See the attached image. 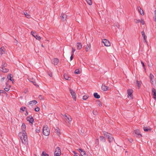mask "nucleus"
Here are the masks:
<instances>
[{"instance_id":"nucleus-1","label":"nucleus","mask_w":156,"mask_h":156,"mask_svg":"<svg viewBox=\"0 0 156 156\" xmlns=\"http://www.w3.org/2000/svg\"><path fill=\"white\" fill-rule=\"evenodd\" d=\"M18 136L20 138L22 143L26 144L27 142V133L26 132H21L18 134Z\"/></svg>"},{"instance_id":"nucleus-2","label":"nucleus","mask_w":156,"mask_h":156,"mask_svg":"<svg viewBox=\"0 0 156 156\" xmlns=\"http://www.w3.org/2000/svg\"><path fill=\"white\" fill-rule=\"evenodd\" d=\"M43 133L44 135L46 136H48L49 135L50 131L47 125H45L43 126Z\"/></svg>"},{"instance_id":"nucleus-3","label":"nucleus","mask_w":156,"mask_h":156,"mask_svg":"<svg viewBox=\"0 0 156 156\" xmlns=\"http://www.w3.org/2000/svg\"><path fill=\"white\" fill-rule=\"evenodd\" d=\"M61 154V151L59 147H57L55 150L54 154L55 156H60Z\"/></svg>"},{"instance_id":"nucleus-4","label":"nucleus","mask_w":156,"mask_h":156,"mask_svg":"<svg viewBox=\"0 0 156 156\" xmlns=\"http://www.w3.org/2000/svg\"><path fill=\"white\" fill-rule=\"evenodd\" d=\"M31 34L36 39L38 40H40L41 39V37L38 36L36 32H34L33 31H31Z\"/></svg>"},{"instance_id":"nucleus-5","label":"nucleus","mask_w":156,"mask_h":156,"mask_svg":"<svg viewBox=\"0 0 156 156\" xmlns=\"http://www.w3.org/2000/svg\"><path fill=\"white\" fill-rule=\"evenodd\" d=\"M69 91L73 98L74 100L76 101V95L75 92L73 90L71 89H69Z\"/></svg>"},{"instance_id":"nucleus-6","label":"nucleus","mask_w":156,"mask_h":156,"mask_svg":"<svg viewBox=\"0 0 156 156\" xmlns=\"http://www.w3.org/2000/svg\"><path fill=\"white\" fill-rule=\"evenodd\" d=\"M102 42H103L104 44V45L106 46H110V43L109 41L106 39H103L102 41Z\"/></svg>"},{"instance_id":"nucleus-7","label":"nucleus","mask_w":156,"mask_h":156,"mask_svg":"<svg viewBox=\"0 0 156 156\" xmlns=\"http://www.w3.org/2000/svg\"><path fill=\"white\" fill-rule=\"evenodd\" d=\"M64 117H65V119L68 122H71L72 120V118L71 116L69 115H67L65 114L64 115Z\"/></svg>"},{"instance_id":"nucleus-8","label":"nucleus","mask_w":156,"mask_h":156,"mask_svg":"<svg viewBox=\"0 0 156 156\" xmlns=\"http://www.w3.org/2000/svg\"><path fill=\"white\" fill-rule=\"evenodd\" d=\"M26 119L27 121L31 123L32 124H33V122L34 121V119L33 117L31 116H28L26 118Z\"/></svg>"},{"instance_id":"nucleus-9","label":"nucleus","mask_w":156,"mask_h":156,"mask_svg":"<svg viewBox=\"0 0 156 156\" xmlns=\"http://www.w3.org/2000/svg\"><path fill=\"white\" fill-rule=\"evenodd\" d=\"M59 62V59L57 58H55L53 59L52 63L54 64L55 66L58 64Z\"/></svg>"},{"instance_id":"nucleus-10","label":"nucleus","mask_w":156,"mask_h":156,"mask_svg":"<svg viewBox=\"0 0 156 156\" xmlns=\"http://www.w3.org/2000/svg\"><path fill=\"white\" fill-rule=\"evenodd\" d=\"M37 101L35 100H33L32 101H30L29 102L28 105L32 106L34 105H35L37 103Z\"/></svg>"},{"instance_id":"nucleus-11","label":"nucleus","mask_w":156,"mask_h":156,"mask_svg":"<svg viewBox=\"0 0 156 156\" xmlns=\"http://www.w3.org/2000/svg\"><path fill=\"white\" fill-rule=\"evenodd\" d=\"M127 94L128 97L130 96V97H132V93L133 92V90L132 89H128L127 90Z\"/></svg>"},{"instance_id":"nucleus-12","label":"nucleus","mask_w":156,"mask_h":156,"mask_svg":"<svg viewBox=\"0 0 156 156\" xmlns=\"http://www.w3.org/2000/svg\"><path fill=\"white\" fill-rule=\"evenodd\" d=\"M152 92L153 93L154 98L156 100V90L154 88H153Z\"/></svg>"},{"instance_id":"nucleus-13","label":"nucleus","mask_w":156,"mask_h":156,"mask_svg":"<svg viewBox=\"0 0 156 156\" xmlns=\"http://www.w3.org/2000/svg\"><path fill=\"white\" fill-rule=\"evenodd\" d=\"M62 18L63 21H65L66 19L67 16L64 13H62L60 16Z\"/></svg>"},{"instance_id":"nucleus-14","label":"nucleus","mask_w":156,"mask_h":156,"mask_svg":"<svg viewBox=\"0 0 156 156\" xmlns=\"http://www.w3.org/2000/svg\"><path fill=\"white\" fill-rule=\"evenodd\" d=\"M64 78L66 80H71V77L67 74H65L64 75Z\"/></svg>"},{"instance_id":"nucleus-15","label":"nucleus","mask_w":156,"mask_h":156,"mask_svg":"<svg viewBox=\"0 0 156 156\" xmlns=\"http://www.w3.org/2000/svg\"><path fill=\"white\" fill-rule=\"evenodd\" d=\"M143 129L145 131L147 132L148 131H151L152 129L149 127H143Z\"/></svg>"},{"instance_id":"nucleus-16","label":"nucleus","mask_w":156,"mask_h":156,"mask_svg":"<svg viewBox=\"0 0 156 156\" xmlns=\"http://www.w3.org/2000/svg\"><path fill=\"white\" fill-rule=\"evenodd\" d=\"M5 50L4 47H2L0 48V54L1 55L3 53H5Z\"/></svg>"},{"instance_id":"nucleus-17","label":"nucleus","mask_w":156,"mask_h":156,"mask_svg":"<svg viewBox=\"0 0 156 156\" xmlns=\"http://www.w3.org/2000/svg\"><path fill=\"white\" fill-rule=\"evenodd\" d=\"M79 151L81 154V156H83V155L86 154L85 151L81 149H79Z\"/></svg>"},{"instance_id":"nucleus-18","label":"nucleus","mask_w":156,"mask_h":156,"mask_svg":"<svg viewBox=\"0 0 156 156\" xmlns=\"http://www.w3.org/2000/svg\"><path fill=\"white\" fill-rule=\"evenodd\" d=\"M108 89V87L107 86H105V84H102L101 86V89L102 90L106 91H107Z\"/></svg>"},{"instance_id":"nucleus-19","label":"nucleus","mask_w":156,"mask_h":156,"mask_svg":"<svg viewBox=\"0 0 156 156\" xmlns=\"http://www.w3.org/2000/svg\"><path fill=\"white\" fill-rule=\"evenodd\" d=\"M55 130V133H56L59 136L61 134L60 129L56 127Z\"/></svg>"},{"instance_id":"nucleus-20","label":"nucleus","mask_w":156,"mask_h":156,"mask_svg":"<svg viewBox=\"0 0 156 156\" xmlns=\"http://www.w3.org/2000/svg\"><path fill=\"white\" fill-rule=\"evenodd\" d=\"M134 133L135 134L137 135L138 136H142V135L140 134V130L138 129H136L134 131Z\"/></svg>"},{"instance_id":"nucleus-21","label":"nucleus","mask_w":156,"mask_h":156,"mask_svg":"<svg viewBox=\"0 0 156 156\" xmlns=\"http://www.w3.org/2000/svg\"><path fill=\"white\" fill-rule=\"evenodd\" d=\"M107 137L108 139L109 142H111L114 140V138L112 137V136L111 134L108 135V136Z\"/></svg>"},{"instance_id":"nucleus-22","label":"nucleus","mask_w":156,"mask_h":156,"mask_svg":"<svg viewBox=\"0 0 156 156\" xmlns=\"http://www.w3.org/2000/svg\"><path fill=\"white\" fill-rule=\"evenodd\" d=\"M26 125L24 123H23L22 124V126H21V129H22V131L21 132H26L25 131V130L26 129Z\"/></svg>"},{"instance_id":"nucleus-23","label":"nucleus","mask_w":156,"mask_h":156,"mask_svg":"<svg viewBox=\"0 0 156 156\" xmlns=\"http://www.w3.org/2000/svg\"><path fill=\"white\" fill-rule=\"evenodd\" d=\"M137 9L138 11H139V12L140 14L142 16L144 15V13L143 11L141 9V8L140 6L138 7H137Z\"/></svg>"},{"instance_id":"nucleus-24","label":"nucleus","mask_w":156,"mask_h":156,"mask_svg":"<svg viewBox=\"0 0 156 156\" xmlns=\"http://www.w3.org/2000/svg\"><path fill=\"white\" fill-rule=\"evenodd\" d=\"M149 77L151 79V82L152 83L153 82V80L154 79V76L151 73H150Z\"/></svg>"},{"instance_id":"nucleus-25","label":"nucleus","mask_w":156,"mask_h":156,"mask_svg":"<svg viewBox=\"0 0 156 156\" xmlns=\"http://www.w3.org/2000/svg\"><path fill=\"white\" fill-rule=\"evenodd\" d=\"M12 74H9L7 76V78L9 80H10L12 82H13V81H14V80L13 79L12 80Z\"/></svg>"},{"instance_id":"nucleus-26","label":"nucleus","mask_w":156,"mask_h":156,"mask_svg":"<svg viewBox=\"0 0 156 156\" xmlns=\"http://www.w3.org/2000/svg\"><path fill=\"white\" fill-rule=\"evenodd\" d=\"M94 96L96 98L98 99L100 98V95L98 94L97 93H94Z\"/></svg>"},{"instance_id":"nucleus-27","label":"nucleus","mask_w":156,"mask_h":156,"mask_svg":"<svg viewBox=\"0 0 156 156\" xmlns=\"http://www.w3.org/2000/svg\"><path fill=\"white\" fill-rule=\"evenodd\" d=\"M10 87L11 86L10 85H7L4 88V90L6 91H8L9 90Z\"/></svg>"},{"instance_id":"nucleus-28","label":"nucleus","mask_w":156,"mask_h":156,"mask_svg":"<svg viewBox=\"0 0 156 156\" xmlns=\"http://www.w3.org/2000/svg\"><path fill=\"white\" fill-rule=\"evenodd\" d=\"M77 44V48L78 49L80 50L82 48V45L80 43H78Z\"/></svg>"},{"instance_id":"nucleus-29","label":"nucleus","mask_w":156,"mask_h":156,"mask_svg":"<svg viewBox=\"0 0 156 156\" xmlns=\"http://www.w3.org/2000/svg\"><path fill=\"white\" fill-rule=\"evenodd\" d=\"M142 35L143 37V38L145 41V42H146V35L145 34V32L144 31H142L141 32Z\"/></svg>"},{"instance_id":"nucleus-30","label":"nucleus","mask_w":156,"mask_h":156,"mask_svg":"<svg viewBox=\"0 0 156 156\" xmlns=\"http://www.w3.org/2000/svg\"><path fill=\"white\" fill-rule=\"evenodd\" d=\"M2 71L3 72L7 73L9 71V69H6L5 68H2ZM0 70H1V69H0Z\"/></svg>"},{"instance_id":"nucleus-31","label":"nucleus","mask_w":156,"mask_h":156,"mask_svg":"<svg viewBox=\"0 0 156 156\" xmlns=\"http://www.w3.org/2000/svg\"><path fill=\"white\" fill-rule=\"evenodd\" d=\"M23 14L27 18H30V15L28 14L27 12H24Z\"/></svg>"},{"instance_id":"nucleus-32","label":"nucleus","mask_w":156,"mask_h":156,"mask_svg":"<svg viewBox=\"0 0 156 156\" xmlns=\"http://www.w3.org/2000/svg\"><path fill=\"white\" fill-rule=\"evenodd\" d=\"M90 45L87 44L86 48V50L87 51H88L90 49Z\"/></svg>"},{"instance_id":"nucleus-33","label":"nucleus","mask_w":156,"mask_h":156,"mask_svg":"<svg viewBox=\"0 0 156 156\" xmlns=\"http://www.w3.org/2000/svg\"><path fill=\"white\" fill-rule=\"evenodd\" d=\"M103 133L104 135L106 136V137H107L108 136V135H109V134H110L108 133V132L105 131H103Z\"/></svg>"},{"instance_id":"nucleus-34","label":"nucleus","mask_w":156,"mask_h":156,"mask_svg":"<svg viewBox=\"0 0 156 156\" xmlns=\"http://www.w3.org/2000/svg\"><path fill=\"white\" fill-rule=\"evenodd\" d=\"M41 156H49L48 154H47L44 151H43L41 154Z\"/></svg>"},{"instance_id":"nucleus-35","label":"nucleus","mask_w":156,"mask_h":156,"mask_svg":"<svg viewBox=\"0 0 156 156\" xmlns=\"http://www.w3.org/2000/svg\"><path fill=\"white\" fill-rule=\"evenodd\" d=\"M100 140L101 141H102L103 142H105V138L103 136H101L100 137Z\"/></svg>"},{"instance_id":"nucleus-36","label":"nucleus","mask_w":156,"mask_h":156,"mask_svg":"<svg viewBox=\"0 0 156 156\" xmlns=\"http://www.w3.org/2000/svg\"><path fill=\"white\" fill-rule=\"evenodd\" d=\"M87 3L89 5H91L92 4V2L91 0H86Z\"/></svg>"},{"instance_id":"nucleus-37","label":"nucleus","mask_w":156,"mask_h":156,"mask_svg":"<svg viewBox=\"0 0 156 156\" xmlns=\"http://www.w3.org/2000/svg\"><path fill=\"white\" fill-rule=\"evenodd\" d=\"M141 20H137L136 19H135L134 20V22L136 23H138L140 22Z\"/></svg>"},{"instance_id":"nucleus-38","label":"nucleus","mask_w":156,"mask_h":156,"mask_svg":"<svg viewBox=\"0 0 156 156\" xmlns=\"http://www.w3.org/2000/svg\"><path fill=\"white\" fill-rule=\"evenodd\" d=\"M74 73L76 74H79L80 73V71L79 69H76L75 70Z\"/></svg>"},{"instance_id":"nucleus-39","label":"nucleus","mask_w":156,"mask_h":156,"mask_svg":"<svg viewBox=\"0 0 156 156\" xmlns=\"http://www.w3.org/2000/svg\"><path fill=\"white\" fill-rule=\"evenodd\" d=\"M88 98V96L87 95H84L83 96V100H87Z\"/></svg>"},{"instance_id":"nucleus-40","label":"nucleus","mask_w":156,"mask_h":156,"mask_svg":"<svg viewBox=\"0 0 156 156\" xmlns=\"http://www.w3.org/2000/svg\"><path fill=\"white\" fill-rule=\"evenodd\" d=\"M39 98L41 100H44V97L41 95H40L39 96Z\"/></svg>"},{"instance_id":"nucleus-41","label":"nucleus","mask_w":156,"mask_h":156,"mask_svg":"<svg viewBox=\"0 0 156 156\" xmlns=\"http://www.w3.org/2000/svg\"><path fill=\"white\" fill-rule=\"evenodd\" d=\"M137 84L138 85L139 87V88L140 86L141 85V82L140 81H136Z\"/></svg>"},{"instance_id":"nucleus-42","label":"nucleus","mask_w":156,"mask_h":156,"mask_svg":"<svg viewBox=\"0 0 156 156\" xmlns=\"http://www.w3.org/2000/svg\"><path fill=\"white\" fill-rule=\"evenodd\" d=\"M154 21L156 22V10L154 11Z\"/></svg>"},{"instance_id":"nucleus-43","label":"nucleus","mask_w":156,"mask_h":156,"mask_svg":"<svg viewBox=\"0 0 156 156\" xmlns=\"http://www.w3.org/2000/svg\"><path fill=\"white\" fill-rule=\"evenodd\" d=\"M26 109V107H23L20 108V111L22 110L23 111H24Z\"/></svg>"},{"instance_id":"nucleus-44","label":"nucleus","mask_w":156,"mask_h":156,"mask_svg":"<svg viewBox=\"0 0 156 156\" xmlns=\"http://www.w3.org/2000/svg\"><path fill=\"white\" fill-rule=\"evenodd\" d=\"M142 25H144L145 24V22L144 20L141 19L140 22Z\"/></svg>"},{"instance_id":"nucleus-45","label":"nucleus","mask_w":156,"mask_h":156,"mask_svg":"<svg viewBox=\"0 0 156 156\" xmlns=\"http://www.w3.org/2000/svg\"><path fill=\"white\" fill-rule=\"evenodd\" d=\"M40 108H39L37 107V108H35V111L36 112H38L39 111Z\"/></svg>"},{"instance_id":"nucleus-46","label":"nucleus","mask_w":156,"mask_h":156,"mask_svg":"<svg viewBox=\"0 0 156 156\" xmlns=\"http://www.w3.org/2000/svg\"><path fill=\"white\" fill-rule=\"evenodd\" d=\"M36 132L37 133H39L40 131V129L39 128H37L36 130Z\"/></svg>"},{"instance_id":"nucleus-47","label":"nucleus","mask_w":156,"mask_h":156,"mask_svg":"<svg viewBox=\"0 0 156 156\" xmlns=\"http://www.w3.org/2000/svg\"><path fill=\"white\" fill-rule=\"evenodd\" d=\"M6 64H5V63H4L2 65V67L1 68V69L2 68H5V67H6Z\"/></svg>"},{"instance_id":"nucleus-48","label":"nucleus","mask_w":156,"mask_h":156,"mask_svg":"<svg viewBox=\"0 0 156 156\" xmlns=\"http://www.w3.org/2000/svg\"><path fill=\"white\" fill-rule=\"evenodd\" d=\"M98 105L99 106H102V104L101 103V102L100 101H98Z\"/></svg>"},{"instance_id":"nucleus-49","label":"nucleus","mask_w":156,"mask_h":156,"mask_svg":"<svg viewBox=\"0 0 156 156\" xmlns=\"http://www.w3.org/2000/svg\"><path fill=\"white\" fill-rule=\"evenodd\" d=\"M48 75L51 77H52V73L51 72H48Z\"/></svg>"},{"instance_id":"nucleus-50","label":"nucleus","mask_w":156,"mask_h":156,"mask_svg":"<svg viewBox=\"0 0 156 156\" xmlns=\"http://www.w3.org/2000/svg\"><path fill=\"white\" fill-rule=\"evenodd\" d=\"M72 54H73V53L75 51V49L74 48H72Z\"/></svg>"},{"instance_id":"nucleus-51","label":"nucleus","mask_w":156,"mask_h":156,"mask_svg":"<svg viewBox=\"0 0 156 156\" xmlns=\"http://www.w3.org/2000/svg\"><path fill=\"white\" fill-rule=\"evenodd\" d=\"M141 63L142 64V65H143V66L144 68H145V65L144 64V63L143 62L141 61Z\"/></svg>"},{"instance_id":"nucleus-52","label":"nucleus","mask_w":156,"mask_h":156,"mask_svg":"<svg viewBox=\"0 0 156 156\" xmlns=\"http://www.w3.org/2000/svg\"><path fill=\"white\" fill-rule=\"evenodd\" d=\"M92 113H93V114L95 115H96L97 114V111H96L95 112H94V111H93L92 112Z\"/></svg>"},{"instance_id":"nucleus-53","label":"nucleus","mask_w":156,"mask_h":156,"mask_svg":"<svg viewBox=\"0 0 156 156\" xmlns=\"http://www.w3.org/2000/svg\"><path fill=\"white\" fill-rule=\"evenodd\" d=\"M96 143L97 144H99V140L98 139H96Z\"/></svg>"},{"instance_id":"nucleus-54","label":"nucleus","mask_w":156,"mask_h":156,"mask_svg":"<svg viewBox=\"0 0 156 156\" xmlns=\"http://www.w3.org/2000/svg\"><path fill=\"white\" fill-rule=\"evenodd\" d=\"M73 54H72L71 55L70 57V60L71 61L72 60L73 58Z\"/></svg>"},{"instance_id":"nucleus-55","label":"nucleus","mask_w":156,"mask_h":156,"mask_svg":"<svg viewBox=\"0 0 156 156\" xmlns=\"http://www.w3.org/2000/svg\"><path fill=\"white\" fill-rule=\"evenodd\" d=\"M31 82L33 83L34 85H36V83L35 81H31Z\"/></svg>"},{"instance_id":"nucleus-56","label":"nucleus","mask_w":156,"mask_h":156,"mask_svg":"<svg viewBox=\"0 0 156 156\" xmlns=\"http://www.w3.org/2000/svg\"><path fill=\"white\" fill-rule=\"evenodd\" d=\"M73 153L75 154L76 155V152L75 151H73ZM74 156H78L77 155H75Z\"/></svg>"},{"instance_id":"nucleus-57","label":"nucleus","mask_w":156,"mask_h":156,"mask_svg":"<svg viewBox=\"0 0 156 156\" xmlns=\"http://www.w3.org/2000/svg\"><path fill=\"white\" fill-rule=\"evenodd\" d=\"M27 92V90L26 89H25L24 90V93H25V94H26Z\"/></svg>"},{"instance_id":"nucleus-58","label":"nucleus","mask_w":156,"mask_h":156,"mask_svg":"<svg viewBox=\"0 0 156 156\" xmlns=\"http://www.w3.org/2000/svg\"><path fill=\"white\" fill-rule=\"evenodd\" d=\"M26 112L25 113V115H27L28 114V113L27 111H26Z\"/></svg>"},{"instance_id":"nucleus-59","label":"nucleus","mask_w":156,"mask_h":156,"mask_svg":"<svg viewBox=\"0 0 156 156\" xmlns=\"http://www.w3.org/2000/svg\"><path fill=\"white\" fill-rule=\"evenodd\" d=\"M116 27H117L118 28H119V24H117L116 25Z\"/></svg>"},{"instance_id":"nucleus-60","label":"nucleus","mask_w":156,"mask_h":156,"mask_svg":"<svg viewBox=\"0 0 156 156\" xmlns=\"http://www.w3.org/2000/svg\"><path fill=\"white\" fill-rule=\"evenodd\" d=\"M132 141H133V140H132V139H131V140H130V142H132Z\"/></svg>"},{"instance_id":"nucleus-61","label":"nucleus","mask_w":156,"mask_h":156,"mask_svg":"<svg viewBox=\"0 0 156 156\" xmlns=\"http://www.w3.org/2000/svg\"><path fill=\"white\" fill-rule=\"evenodd\" d=\"M2 136V134L0 133V137Z\"/></svg>"},{"instance_id":"nucleus-62","label":"nucleus","mask_w":156,"mask_h":156,"mask_svg":"<svg viewBox=\"0 0 156 156\" xmlns=\"http://www.w3.org/2000/svg\"><path fill=\"white\" fill-rule=\"evenodd\" d=\"M41 46H42V47H44V46L43 45V44H42V45H41Z\"/></svg>"},{"instance_id":"nucleus-63","label":"nucleus","mask_w":156,"mask_h":156,"mask_svg":"<svg viewBox=\"0 0 156 156\" xmlns=\"http://www.w3.org/2000/svg\"><path fill=\"white\" fill-rule=\"evenodd\" d=\"M127 152V151H125V152H126V153Z\"/></svg>"},{"instance_id":"nucleus-64","label":"nucleus","mask_w":156,"mask_h":156,"mask_svg":"<svg viewBox=\"0 0 156 156\" xmlns=\"http://www.w3.org/2000/svg\"><path fill=\"white\" fill-rule=\"evenodd\" d=\"M3 78V80H4V78Z\"/></svg>"}]
</instances>
